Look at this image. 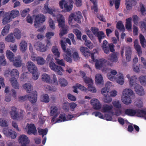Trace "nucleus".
I'll return each mask as SVG.
<instances>
[{
	"label": "nucleus",
	"mask_w": 146,
	"mask_h": 146,
	"mask_svg": "<svg viewBox=\"0 0 146 146\" xmlns=\"http://www.w3.org/2000/svg\"><path fill=\"white\" fill-rule=\"evenodd\" d=\"M132 17L133 21L134 23L136 25H137L138 23V21L139 20V17L136 15H133Z\"/></svg>",
	"instance_id": "58"
},
{
	"label": "nucleus",
	"mask_w": 146,
	"mask_h": 146,
	"mask_svg": "<svg viewBox=\"0 0 146 146\" xmlns=\"http://www.w3.org/2000/svg\"><path fill=\"white\" fill-rule=\"evenodd\" d=\"M57 108L56 106H52L51 108V110L50 114L51 115H57Z\"/></svg>",
	"instance_id": "45"
},
{
	"label": "nucleus",
	"mask_w": 146,
	"mask_h": 146,
	"mask_svg": "<svg viewBox=\"0 0 146 146\" xmlns=\"http://www.w3.org/2000/svg\"><path fill=\"white\" fill-rule=\"evenodd\" d=\"M104 96V97L103 98L104 102L106 103H109L111 102L112 99L108 94Z\"/></svg>",
	"instance_id": "50"
},
{
	"label": "nucleus",
	"mask_w": 146,
	"mask_h": 146,
	"mask_svg": "<svg viewBox=\"0 0 146 146\" xmlns=\"http://www.w3.org/2000/svg\"><path fill=\"white\" fill-rule=\"evenodd\" d=\"M80 50L85 57H88L90 56V53L89 52L88 48L85 47H81L80 49Z\"/></svg>",
	"instance_id": "28"
},
{
	"label": "nucleus",
	"mask_w": 146,
	"mask_h": 146,
	"mask_svg": "<svg viewBox=\"0 0 146 146\" xmlns=\"http://www.w3.org/2000/svg\"><path fill=\"white\" fill-rule=\"evenodd\" d=\"M54 33L53 32H48L46 33V37L47 39H48V40L47 43H50V41L49 40L50 39L51 37L54 36Z\"/></svg>",
	"instance_id": "53"
},
{
	"label": "nucleus",
	"mask_w": 146,
	"mask_h": 146,
	"mask_svg": "<svg viewBox=\"0 0 146 146\" xmlns=\"http://www.w3.org/2000/svg\"><path fill=\"white\" fill-rule=\"evenodd\" d=\"M6 56L10 61H13L14 59V55L10 50H7L6 52Z\"/></svg>",
	"instance_id": "32"
},
{
	"label": "nucleus",
	"mask_w": 146,
	"mask_h": 146,
	"mask_svg": "<svg viewBox=\"0 0 146 146\" xmlns=\"http://www.w3.org/2000/svg\"><path fill=\"white\" fill-rule=\"evenodd\" d=\"M34 46L36 49L38 51L44 52L47 50L46 47L44 44L40 42H38L35 44Z\"/></svg>",
	"instance_id": "14"
},
{
	"label": "nucleus",
	"mask_w": 146,
	"mask_h": 146,
	"mask_svg": "<svg viewBox=\"0 0 146 146\" xmlns=\"http://www.w3.org/2000/svg\"><path fill=\"white\" fill-rule=\"evenodd\" d=\"M7 74L11 75V78L10 81L13 87L16 89H18L19 85L17 80L19 77L18 71L16 69H13L11 70H7L5 72V75H6Z\"/></svg>",
	"instance_id": "2"
},
{
	"label": "nucleus",
	"mask_w": 146,
	"mask_h": 146,
	"mask_svg": "<svg viewBox=\"0 0 146 146\" xmlns=\"http://www.w3.org/2000/svg\"><path fill=\"white\" fill-rule=\"evenodd\" d=\"M82 17L81 13L80 11H78L76 12V14L74 16V20L78 23H81V19Z\"/></svg>",
	"instance_id": "29"
},
{
	"label": "nucleus",
	"mask_w": 146,
	"mask_h": 146,
	"mask_svg": "<svg viewBox=\"0 0 146 146\" xmlns=\"http://www.w3.org/2000/svg\"><path fill=\"white\" fill-rule=\"evenodd\" d=\"M136 93L140 96H143L145 94V92L143 88L141 86L137 84L134 88Z\"/></svg>",
	"instance_id": "17"
},
{
	"label": "nucleus",
	"mask_w": 146,
	"mask_h": 146,
	"mask_svg": "<svg viewBox=\"0 0 146 146\" xmlns=\"http://www.w3.org/2000/svg\"><path fill=\"white\" fill-rule=\"evenodd\" d=\"M73 32L76 35L78 40H81V32L77 29H74L73 30Z\"/></svg>",
	"instance_id": "48"
},
{
	"label": "nucleus",
	"mask_w": 146,
	"mask_h": 146,
	"mask_svg": "<svg viewBox=\"0 0 146 146\" xmlns=\"http://www.w3.org/2000/svg\"><path fill=\"white\" fill-rule=\"evenodd\" d=\"M137 80V78L136 76L133 75L131 77L129 80V85L131 87H132L134 86H135L138 84L136 83Z\"/></svg>",
	"instance_id": "24"
},
{
	"label": "nucleus",
	"mask_w": 146,
	"mask_h": 146,
	"mask_svg": "<svg viewBox=\"0 0 146 146\" xmlns=\"http://www.w3.org/2000/svg\"><path fill=\"white\" fill-rule=\"evenodd\" d=\"M139 41L137 39H136L134 42V46L138 54L142 53L141 47L140 45L138 44Z\"/></svg>",
	"instance_id": "18"
},
{
	"label": "nucleus",
	"mask_w": 146,
	"mask_h": 146,
	"mask_svg": "<svg viewBox=\"0 0 146 146\" xmlns=\"http://www.w3.org/2000/svg\"><path fill=\"white\" fill-rule=\"evenodd\" d=\"M60 28H61L59 34L60 36H62L64 35L67 33L68 26L67 25H66L63 27H60Z\"/></svg>",
	"instance_id": "38"
},
{
	"label": "nucleus",
	"mask_w": 146,
	"mask_h": 146,
	"mask_svg": "<svg viewBox=\"0 0 146 146\" xmlns=\"http://www.w3.org/2000/svg\"><path fill=\"white\" fill-rule=\"evenodd\" d=\"M114 47V46L113 44H109L106 40L103 41L102 46L104 53L106 54H108L110 51L112 52H114L115 51Z\"/></svg>",
	"instance_id": "8"
},
{
	"label": "nucleus",
	"mask_w": 146,
	"mask_h": 146,
	"mask_svg": "<svg viewBox=\"0 0 146 146\" xmlns=\"http://www.w3.org/2000/svg\"><path fill=\"white\" fill-rule=\"evenodd\" d=\"M0 125L2 126H7L8 125L7 121L3 119L0 118Z\"/></svg>",
	"instance_id": "62"
},
{
	"label": "nucleus",
	"mask_w": 146,
	"mask_h": 146,
	"mask_svg": "<svg viewBox=\"0 0 146 146\" xmlns=\"http://www.w3.org/2000/svg\"><path fill=\"white\" fill-rule=\"evenodd\" d=\"M11 110L9 113L13 119L15 120H19L23 119L22 114L21 113H18L17 108H16L14 106H12Z\"/></svg>",
	"instance_id": "9"
},
{
	"label": "nucleus",
	"mask_w": 146,
	"mask_h": 146,
	"mask_svg": "<svg viewBox=\"0 0 146 146\" xmlns=\"http://www.w3.org/2000/svg\"><path fill=\"white\" fill-rule=\"evenodd\" d=\"M113 108V106L111 105H109L107 104H104L103 105L102 111L104 113L109 112Z\"/></svg>",
	"instance_id": "23"
},
{
	"label": "nucleus",
	"mask_w": 146,
	"mask_h": 146,
	"mask_svg": "<svg viewBox=\"0 0 146 146\" xmlns=\"http://www.w3.org/2000/svg\"><path fill=\"white\" fill-rule=\"evenodd\" d=\"M116 27L119 29L120 31L124 32L125 30L124 27L122 23V22L119 21L117 24Z\"/></svg>",
	"instance_id": "40"
},
{
	"label": "nucleus",
	"mask_w": 146,
	"mask_h": 146,
	"mask_svg": "<svg viewBox=\"0 0 146 146\" xmlns=\"http://www.w3.org/2000/svg\"><path fill=\"white\" fill-rule=\"evenodd\" d=\"M42 81L44 82L49 83L51 82L50 77L48 75L46 74H43L42 77Z\"/></svg>",
	"instance_id": "36"
},
{
	"label": "nucleus",
	"mask_w": 146,
	"mask_h": 146,
	"mask_svg": "<svg viewBox=\"0 0 146 146\" xmlns=\"http://www.w3.org/2000/svg\"><path fill=\"white\" fill-rule=\"evenodd\" d=\"M139 38L140 42L142 46L143 47H144V46L145 45V43L146 41L144 36L141 34H140Z\"/></svg>",
	"instance_id": "54"
},
{
	"label": "nucleus",
	"mask_w": 146,
	"mask_h": 146,
	"mask_svg": "<svg viewBox=\"0 0 146 146\" xmlns=\"http://www.w3.org/2000/svg\"><path fill=\"white\" fill-rule=\"evenodd\" d=\"M27 66L28 71L32 74L37 72V68L32 62L29 61L27 63Z\"/></svg>",
	"instance_id": "12"
},
{
	"label": "nucleus",
	"mask_w": 146,
	"mask_h": 146,
	"mask_svg": "<svg viewBox=\"0 0 146 146\" xmlns=\"http://www.w3.org/2000/svg\"><path fill=\"white\" fill-rule=\"evenodd\" d=\"M48 3L45 4L43 8V12L44 13H48L52 17H56L59 28L65 26V19L63 16L60 14H58L57 10L55 8H49Z\"/></svg>",
	"instance_id": "1"
},
{
	"label": "nucleus",
	"mask_w": 146,
	"mask_h": 146,
	"mask_svg": "<svg viewBox=\"0 0 146 146\" xmlns=\"http://www.w3.org/2000/svg\"><path fill=\"white\" fill-rule=\"evenodd\" d=\"M52 51L54 56H55V58L60 57V53L56 46H53L52 48Z\"/></svg>",
	"instance_id": "33"
},
{
	"label": "nucleus",
	"mask_w": 146,
	"mask_h": 146,
	"mask_svg": "<svg viewBox=\"0 0 146 146\" xmlns=\"http://www.w3.org/2000/svg\"><path fill=\"white\" fill-rule=\"evenodd\" d=\"M112 104L114 107L118 109H121V105L119 101H114L113 102Z\"/></svg>",
	"instance_id": "56"
},
{
	"label": "nucleus",
	"mask_w": 146,
	"mask_h": 146,
	"mask_svg": "<svg viewBox=\"0 0 146 146\" xmlns=\"http://www.w3.org/2000/svg\"><path fill=\"white\" fill-rule=\"evenodd\" d=\"M95 81L96 83L98 84H104L103 77L102 75L100 74H97L95 76Z\"/></svg>",
	"instance_id": "30"
},
{
	"label": "nucleus",
	"mask_w": 146,
	"mask_h": 146,
	"mask_svg": "<svg viewBox=\"0 0 146 146\" xmlns=\"http://www.w3.org/2000/svg\"><path fill=\"white\" fill-rule=\"evenodd\" d=\"M19 14V11L17 10H12L9 14L10 17L12 19L14 18L17 17Z\"/></svg>",
	"instance_id": "44"
},
{
	"label": "nucleus",
	"mask_w": 146,
	"mask_h": 146,
	"mask_svg": "<svg viewBox=\"0 0 146 146\" xmlns=\"http://www.w3.org/2000/svg\"><path fill=\"white\" fill-rule=\"evenodd\" d=\"M11 18L8 13H5L3 16L2 20L3 24L5 25L9 23L11 21Z\"/></svg>",
	"instance_id": "20"
},
{
	"label": "nucleus",
	"mask_w": 146,
	"mask_h": 146,
	"mask_svg": "<svg viewBox=\"0 0 146 146\" xmlns=\"http://www.w3.org/2000/svg\"><path fill=\"white\" fill-rule=\"evenodd\" d=\"M70 103L68 102H65L63 105L62 108L65 111H68L69 110L70 108Z\"/></svg>",
	"instance_id": "55"
},
{
	"label": "nucleus",
	"mask_w": 146,
	"mask_h": 146,
	"mask_svg": "<svg viewBox=\"0 0 146 146\" xmlns=\"http://www.w3.org/2000/svg\"><path fill=\"white\" fill-rule=\"evenodd\" d=\"M37 62L38 65H43L45 62V60L43 57L40 56L37 57Z\"/></svg>",
	"instance_id": "51"
},
{
	"label": "nucleus",
	"mask_w": 146,
	"mask_h": 146,
	"mask_svg": "<svg viewBox=\"0 0 146 146\" xmlns=\"http://www.w3.org/2000/svg\"><path fill=\"white\" fill-rule=\"evenodd\" d=\"M117 76L116 81L117 82L121 85L123 84L124 81L123 74L121 73H119V74L117 75Z\"/></svg>",
	"instance_id": "26"
},
{
	"label": "nucleus",
	"mask_w": 146,
	"mask_h": 146,
	"mask_svg": "<svg viewBox=\"0 0 146 146\" xmlns=\"http://www.w3.org/2000/svg\"><path fill=\"white\" fill-rule=\"evenodd\" d=\"M49 23L50 28L54 29L55 28L54 21L51 19H50L49 20Z\"/></svg>",
	"instance_id": "60"
},
{
	"label": "nucleus",
	"mask_w": 146,
	"mask_h": 146,
	"mask_svg": "<svg viewBox=\"0 0 146 146\" xmlns=\"http://www.w3.org/2000/svg\"><path fill=\"white\" fill-rule=\"evenodd\" d=\"M3 131L6 136L11 137L12 139H15L16 137V133L11 129L5 128L3 129Z\"/></svg>",
	"instance_id": "11"
},
{
	"label": "nucleus",
	"mask_w": 146,
	"mask_h": 146,
	"mask_svg": "<svg viewBox=\"0 0 146 146\" xmlns=\"http://www.w3.org/2000/svg\"><path fill=\"white\" fill-rule=\"evenodd\" d=\"M111 84V82H108L105 85V87L101 89V92L103 95H106L108 94L110 87L108 85H110Z\"/></svg>",
	"instance_id": "21"
},
{
	"label": "nucleus",
	"mask_w": 146,
	"mask_h": 146,
	"mask_svg": "<svg viewBox=\"0 0 146 146\" xmlns=\"http://www.w3.org/2000/svg\"><path fill=\"white\" fill-rule=\"evenodd\" d=\"M93 108L95 110H99L101 108V105L99 101L97 102L93 106Z\"/></svg>",
	"instance_id": "64"
},
{
	"label": "nucleus",
	"mask_w": 146,
	"mask_h": 146,
	"mask_svg": "<svg viewBox=\"0 0 146 146\" xmlns=\"http://www.w3.org/2000/svg\"><path fill=\"white\" fill-rule=\"evenodd\" d=\"M45 17L41 14H39L35 16V21L34 25L36 28H38L45 21Z\"/></svg>",
	"instance_id": "7"
},
{
	"label": "nucleus",
	"mask_w": 146,
	"mask_h": 146,
	"mask_svg": "<svg viewBox=\"0 0 146 146\" xmlns=\"http://www.w3.org/2000/svg\"><path fill=\"white\" fill-rule=\"evenodd\" d=\"M96 36L98 37L99 42L101 43L102 40L106 36L103 31H100Z\"/></svg>",
	"instance_id": "35"
},
{
	"label": "nucleus",
	"mask_w": 146,
	"mask_h": 146,
	"mask_svg": "<svg viewBox=\"0 0 146 146\" xmlns=\"http://www.w3.org/2000/svg\"><path fill=\"white\" fill-rule=\"evenodd\" d=\"M106 62V60L104 59H100L99 60L96 59L95 64L96 68L97 69H100L104 65Z\"/></svg>",
	"instance_id": "15"
},
{
	"label": "nucleus",
	"mask_w": 146,
	"mask_h": 146,
	"mask_svg": "<svg viewBox=\"0 0 146 146\" xmlns=\"http://www.w3.org/2000/svg\"><path fill=\"white\" fill-rule=\"evenodd\" d=\"M59 84L62 87H64L67 86L68 84L67 80L64 78H60L58 80Z\"/></svg>",
	"instance_id": "39"
},
{
	"label": "nucleus",
	"mask_w": 146,
	"mask_h": 146,
	"mask_svg": "<svg viewBox=\"0 0 146 146\" xmlns=\"http://www.w3.org/2000/svg\"><path fill=\"white\" fill-rule=\"evenodd\" d=\"M23 87L28 93H30L33 89L32 86L30 83H25L23 85Z\"/></svg>",
	"instance_id": "31"
},
{
	"label": "nucleus",
	"mask_w": 146,
	"mask_h": 146,
	"mask_svg": "<svg viewBox=\"0 0 146 146\" xmlns=\"http://www.w3.org/2000/svg\"><path fill=\"white\" fill-rule=\"evenodd\" d=\"M59 5L61 9H63L65 12H68L71 11L73 7V5L72 4L68 5L66 1L64 0H61L59 3Z\"/></svg>",
	"instance_id": "10"
},
{
	"label": "nucleus",
	"mask_w": 146,
	"mask_h": 146,
	"mask_svg": "<svg viewBox=\"0 0 146 146\" xmlns=\"http://www.w3.org/2000/svg\"><path fill=\"white\" fill-rule=\"evenodd\" d=\"M5 40L8 42H13L14 40L13 34L11 33L9 34L6 37Z\"/></svg>",
	"instance_id": "46"
},
{
	"label": "nucleus",
	"mask_w": 146,
	"mask_h": 146,
	"mask_svg": "<svg viewBox=\"0 0 146 146\" xmlns=\"http://www.w3.org/2000/svg\"><path fill=\"white\" fill-rule=\"evenodd\" d=\"M46 60L49 63L50 68L52 70L56 72L58 75H62V72L64 71V70L61 66L55 64L54 61L53 56L52 55L48 54Z\"/></svg>",
	"instance_id": "3"
},
{
	"label": "nucleus",
	"mask_w": 146,
	"mask_h": 146,
	"mask_svg": "<svg viewBox=\"0 0 146 146\" xmlns=\"http://www.w3.org/2000/svg\"><path fill=\"white\" fill-rule=\"evenodd\" d=\"M41 100L43 102L46 103L48 102L49 101V98L47 94H44L42 96L41 98Z\"/></svg>",
	"instance_id": "49"
},
{
	"label": "nucleus",
	"mask_w": 146,
	"mask_h": 146,
	"mask_svg": "<svg viewBox=\"0 0 146 146\" xmlns=\"http://www.w3.org/2000/svg\"><path fill=\"white\" fill-rule=\"evenodd\" d=\"M92 115H95V116L98 117L101 119H104L103 115L99 112L97 111L93 112L92 113Z\"/></svg>",
	"instance_id": "61"
},
{
	"label": "nucleus",
	"mask_w": 146,
	"mask_h": 146,
	"mask_svg": "<svg viewBox=\"0 0 146 146\" xmlns=\"http://www.w3.org/2000/svg\"><path fill=\"white\" fill-rule=\"evenodd\" d=\"M66 120V114L65 113L61 114L60 115L59 119H57L56 123H60L62 121H64Z\"/></svg>",
	"instance_id": "37"
},
{
	"label": "nucleus",
	"mask_w": 146,
	"mask_h": 146,
	"mask_svg": "<svg viewBox=\"0 0 146 146\" xmlns=\"http://www.w3.org/2000/svg\"><path fill=\"white\" fill-rule=\"evenodd\" d=\"M109 59L111 62H116L117 61L118 58L115 54L112 53L109 56Z\"/></svg>",
	"instance_id": "41"
},
{
	"label": "nucleus",
	"mask_w": 146,
	"mask_h": 146,
	"mask_svg": "<svg viewBox=\"0 0 146 146\" xmlns=\"http://www.w3.org/2000/svg\"><path fill=\"white\" fill-rule=\"evenodd\" d=\"M80 73L82 74V78L84 82L88 84V86L93 84V81L92 79L86 76V73L83 71H80Z\"/></svg>",
	"instance_id": "16"
},
{
	"label": "nucleus",
	"mask_w": 146,
	"mask_h": 146,
	"mask_svg": "<svg viewBox=\"0 0 146 146\" xmlns=\"http://www.w3.org/2000/svg\"><path fill=\"white\" fill-rule=\"evenodd\" d=\"M19 46L21 51L25 52L27 49V43L25 41L23 40L20 42Z\"/></svg>",
	"instance_id": "27"
},
{
	"label": "nucleus",
	"mask_w": 146,
	"mask_h": 146,
	"mask_svg": "<svg viewBox=\"0 0 146 146\" xmlns=\"http://www.w3.org/2000/svg\"><path fill=\"white\" fill-rule=\"evenodd\" d=\"M139 81L142 85L146 86V76H140L139 78Z\"/></svg>",
	"instance_id": "52"
},
{
	"label": "nucleus",
	"mask_w": 146,
	"mask_h": 146,
	"mask_svg": "<svg viewBox=\"0 0 146 146\" xmlns=\"http://www.w3.org/2000/svg\"><path fill=\"white\" fill-rule=\"evenodd\" d=\"M18 141L21 143H29L30 142L28 138L25 135H21L19 137Z\"/></svg>",
	"instance_id": "19"
},
{
	"label": "nucleus",
	"mask_w": 146,
	"mask_h": 146,
	"mask_svg": "<svg viewBox=\"0 0 146 146\" xmlns=\"http://www.w3.org/2000/svg\"><path fill=\"white\" fill-rule=\"evenodd\" d=\"M131 48L129 46L126 47V48L125 56L126 60L128 62L129 61L131 60Z\"/></svg>",
	"instance_id": "22"
},
{
	"label": "nucleus",
	"mask_w": 146,
	"mask_h": 146,
	"mask_svg": "<svg viewBox=\"0 0 146 146\" xmlns=\"http://www.w3.org/2000/svg\"><path fill=\"white\" fill-rule=\"evenodd\" d=\"M124 112L125 114L128 116H133L136 115L138 116L144 117L146 120V109L135 110L129 108L125 110Z\"/></svg>",
	"instance_id": "4"
},
{
	"label": "nucleus",
	"mask_w": 146,
	"mask_h": 146,
	"mask_svg": "<svg viewBox=\"0 0 146 146\" xmlns=\"http://www.w3.org/2000/svg\"><path fill=\"white\" fill-rule=\"evenodd\" d=\"M133 95V92L132 90L129 89H125L123 92L121 99L122 102L127 105L131 103V100L130 96Z\"/></svg>",
	"instance_id": "5"
},
{
	"label": "nucleus",
	"mask_w": 146,
	"mask_h": 146,
	"mask_svg": "<svg viewBox=\"0 0 146 146\" xmlns=\"http://www.w3.org/2000/svg\"><path fill=\"white\" fill-rule=\"evenodd\" d=\"M57 58H55V59L56 60L55 63L59 65L63 66H65V64L64 61L63 59H59Z\"/></svg>",
	"instance_id": "47"
},
{
	"label": "nucleus",
	"mask_w": 146,
	"mask_h": 146,
	"mask_svg": "<svg viewBox=\"0 0 146 146\" xmlns=\"http://www.w3.org/2000/svg\"><path fill=\"white\" fill-rule=\"evenodd\" d=\"M37 92L36 91H33L29 96L25 95L19 97L20 99L22 100L25 101L28 99L32 103H35L37 100Z\"/></svg>",
	"instance_id": "6"
},
{
	"label": "nucleus",
	"mask_w": 146,
	"mask_h": 146,
	"mask_svg": "<svg viewBox=\"0 0 146 146\" xmlns=\"http://www.w3.org/2000/svg\"><path fill=\"white\" fill-rule=\"evenodd\" d=\"M6 63L5 57L3 55H2L0 56V64L4 66Z\"/></svg>",
	"instance_id": "57"
},
{
	"label": "nucleus",
	"mask_w": 146,
	"mask_h": 146,
	"mask_svg": "<svg viewBox=\"0 0 146 146\" xmlns=\"http://www.w3.org/2000/svg\"><path fill=\"white\" fill-rule=\"evenodd\" d=\"M38 130L39 134L42 135V137L44 135H46L47 133L48 132V129L47 128H45L44 129L38 128Z\"/></svg>",
	"instance_id": "34"
},
{
	"label": "nucleus",
	"mask_w": 146,
	"mask_h": 146,
	"mask_svg": "<svg viewBox=\"0 0 146 146\" xmlns=\"http://www.w3.org/2000/svg\"><path fill=\"white\" fill-rule=\"evenodd\" d=\"M93 108L95 110H99L101 108V105L99 101L97 102L93 106Z\"/></svg>",
	"instance_id": "63"
},
{
	"label": "nucleus",
	"mask_w": 146,
	"mask_h": 146,
	"mask_svg": "<svg viewBox=\"0 0 146 146\" xmlns=\"http://www.w3.org/2000/svg\"><path fill=\"white\" fill-rule=\"evenodd\" d=\"M26 127L28 128L27 133L30 135L32 134L35 135L37 133V130L36 127L33 124H29L28 123L27 124Z\"/></svg>",
	"instance_id": "13"
},
{
	"label": "nucleus",
	"mask_w": 146,
	"mask_h": 146,
	"mask_svg": "<svg viewBox=\"0 0 146 146\" xmlns=\"http://www.w3.org/2000/svg\"><path fill=\"white\" fill-rule=\"evenodd\" d=\"M13 61L14 66L16 67H19L21 66L22 61L21 57L20 56L16 57L15 60H14Z\"/></svg>",
	"instance_id": "25"
},
{
	"label": "nucleus",
	"mask_w": 146,
	"mask_h": 146,
	"mask_svg": "<svg viewBox=\"0 0 146 146\" xmlns=\"http://www.w3.org/2000/svg\"><path fill=\"white\" fill-rule=\"evenodd\" d=\"M30 11V9L29 8H28L25 9L21 13V16L23 17H25Z\"/></svg>",
	"instance_id": "59"
},
{
	"label": "nucleus",
	"mask_w": 146,
	"mask_h": 146,
	"mask_svg": "<svg viewBox=\"0 0 146 146\" xmlns=\"http://www.w3.org/2000/svg\"><path fill=\"white\" fill-rule=\"evenodd\" d=\"M10 28V25L8 24L7 25H6L4 27L2 31L1 34L2 35L4 36H5L9 32Z\"/></svg>",
	"instance_id": "43"
},
{
	"label": "nucleus",
	"mask_w": 146,
	"mask_h": 146,
	"mask_svg": "<svg viewBox=\"0 0 146 146\" xmlns=\"http://www.w3.org/2000/svg\"><path fill=\"white\" fill-rule=\"evenodd\" d=\"M14 35L17 39H20L21 35L20 30L18 29H15L14 32Z\"/></svg>",
	"instance_id": "42"
}]
</instances>
